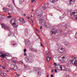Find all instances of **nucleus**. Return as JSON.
Returning a JSON list of instances; mask_svg holds the SVG:
<instances>
[{
	"instance_id": "f257e3e1",
	"label": "nucleus",
	"mask_w": 77,
	"mask_h": 77,
	"mask_svg": "<svg viewBox=\"0 0 77 77\" xmlns=\"http://www.w3.org/2000/svg\"><path fill=\"white\" fill-rule=\"evenodd\" d=\"M69 65H74L77 66V57H72V60H70L68 62Z\"/></svg>"
},
{
	"instance_id": "f03ea898",
	"label": "nucleus",
	"mask_w": 77,
	"mask_h": 77,
	"mask_svg": "<svg viewBox=\"0 0 77 77\" xmlns=\"http://www.w3.org/2000/svg\"><path fill=\"white\" fill-rule=\"evenodd\" d=\"M57 51L60 53H62L63 54H65L66 53L65 50L60 46H59L58 48L57 49Z\"/></svg>"
},
{
	"instance_id": "7ed1b4c3",
	"label": "nucleus",
	"mask_w": 77,
	"mask_h": 77,
	"mask_svg": "<svg viewBox=\"0 0 77 77\" xmlns=\"http://www.w3.org/2000/svg\"><path fill=\"white\" fill-rule=\"evenodd\" d=\"M71 17L74 16L72 17L73 20H77V10H75L73 12H71L70 13Z\"/></svg>"
},
{
	"instance_id": "20e7f679",
	"label": "nucleus",
	"mask_w": 77,
	"mask_h": 77,
	"mask_svg": "<svg viewBox=\"0 0 77 77\" xmlns=\"http://www.w3.org/2000/svg\"><path fill=\"white\" fill-rule=\"evenodd\" d=\"M0 56H1L2 58H4L6 56H11V54H6L5 52H2L0 51Z\"/></svg>"
},
{
	"instance_id": "39448f33",
	"label": "nucleus",
	"mask_w": 77,
	"mask_h": 77,
	"mask_svg": "<svg viewBox=\"0 0 77 77\" xmlns=\"http://www.w3.org/2000/svg\"><path fill=\"white\" fill-rule=\"evenodd\" d=\"M25 60L27 63H30L33 62V59L30 57H26L25 58Z\"/></svg>"
},
{
	"instance_id": "423d86ee",
	"label": "nucleus",
	"mask_w": 77,
	"mask_h": 77,
	"mask_svg": "<svg viewBox=\"0 0 77 77\" xmlns=\"http://www.w3.org/2000/svg\"><path fill=\"white\" fill-rule=\"evenodd\" d=\"M55 68L57 70H62L64 66L62 65H57L55 66Z\"/></svg>"
},
{
	"instance_id": "0eeeda50",
	"label": "nucleus",
	"mask_w": 77,
	"mask_h": 77,
	"mask_svg": "<svg viewBox=\"0 0 77 77\" xmlns=\"http://www.w3.org/2000/svg\"><path fill=\"white\" fill-rule=\"evenodd\" d=\"M12 66H13V65H12L11 66V68L13 69H14V70H15H15H18V66L16 64H14V67H12Z\"/></svg>"
},
{
	"instance_id": "6e6552de",
	"label": "nucleus",
	"mask_w": 77,
	"mask_h": 77,
	"mask_svg": "<svg viewBox=\"0 0 77 77\" xmlns=\"http://www.w3.org/2000/svg\"><path fill=\"white\" fill-rule=\"evenodd\" d=\"M75 0H69V4L71 5V4H74Z\"/></svg>"
},
{
	"instance_id": "1a4fd4ad",
	"label": "nucleus",
	"mask_w": 77,
	"mask_h": 77,
	"mask_svg": "<svg viewBox=\"0 0 77 77\" xmlns=\"http://www.w3.org/2000/svg\"><path fill=\"white\" fill-rule=\"evenodd\" d=\"M1 26L2 27H3V28H4V29H7L8 30H9V27L8 26H5L3 24H1Z\"/></svg>"
},
{
	"instance_id": "9d476101",
	"label": "nucleus",
	"mask_w": 77,
	"mask_h": 77,
	"mask_svg": "<svg viewBox=\"0 0 77 77\" xmlns=\"http://www.w3.org/2000/svg\"><path fill=\"white\" fill-rule=\"evenodd\" d=\"M20 21L22 23H26V21L24 20V19L23 18H20Z\"/></svg>"
},
{
	"instance_id": "9b49d317",
	"label": "nucleus",
	"mask_w": 77,
	"mask_h": 77,
	"mask_svg": "<svg viewBox=\"0 0 77 77\" xmlns=\"http://www.w3.org/2000/svg\"><path fill=\"white\" fill-rule=\"evenodd\" d=\"M15 22V20L14 19H12L10 21V23L12 25L13 24H14Z\"/></svg>"
},
{
	"instance_id": "f8f14e48",
	"label": "nucleus",
	"mask_w": 77,
	"mask_h": 77,
	"mask_svg": "<svg viewBox=\"0 0 77 77\" xmlns=\"http://www.w3.org/2000/svg\"><path fill=\"white\" fill-rule=\"evenodd\" d=\"M51 32H52V34H55V33H57V30H55L53 29L52 31H51Z\"/></svg>"
},
{
	"instance_id": "ddd939ff",
	"label": "nucleus",
	"mask_w": 77,
	"mask_h": 77,
	"mask_svg": "<svg viewBox=\"0 0 77 77\" xmlns=\"http://www.w3.org/2000/svg\"><path fill=\"white\" fill-rule=\"evenodd\" d=\"M37 71L38 72L37 73L38 75H41V74H42V70L41 69H39Z\"/></svg>"
},
{
	"instance_id": "4468645a",
	"label": "nucleus",
	"mask_w": 77,
	"mask_h": 77,
	"mask_svg": "<svg viewBox=\"0 0 77 77\" xmlns=\"http://www.w3.org/2000/svg\"><path fill=\"white\" fill-rule=\"evenodd\" d=\"M25 35H27L29 34V32H28V29H25Z\"/></svg>"
},
{
	"instance_id": "2eb2a0df",
	"label": "nucleus",
	"mask_w": 77,
	"mask_h": 77,
	"mask_svg": "<svg viewBox=\"0 0 77 77\" xmlns=\"http://www.w3.org/2000/svg\"><path fill=\"white\" fill-rule=\"evenodd\" d=\"M3 10L5 12H9V9L7 8H3Z\"/></svg>"
},
{
	"instance_id": "dca6fc26",
	"label": "nucleus",
	"mask_w": 77,
	"mask_h": 77,
	"mask_svg": "<svg viewBox=\"0 0 77 77\" xmlns=\"http://www.w3.org/2000/svg\"><path fill=\"white\" fill-rule=\"evenodd\" d=\"M1 75L2 76V77H6L7 75H6V74L5 73H2L1 74Z\"/></svg>"
},
{
	"instance_id": "f3484780",
	"label": "nucleus",
	"mask_w": 77,
	"mask_h": 77,
	"mask_svg": "<svg viewBox=\"0 0 77 77\" xmlns=\"http://www.w3.org/2000/svg\"><path fill=\"white\" fill-rule=\"evenodd\" d=\"M58 1V0H49V1L52 3H54L56 2H57Z\"/></svg>"
},
{
	"instance_id": "a211bd4d",
	"label": "nucleus",
	"mask_w": 77,
	"mask_h": 77,
	"mask_svg": "<svg viewBox=\"0 0 77 77\" xmlns=\"http://www.w3.org/2000/svg\"><path fill=\"white\" fill-rule=\"evenodd\" d=\"M64 69L65 71H69V72H71V71L70 69H69L68 68H67L66 67H64Z\"/></svg>"
},
{
	"instance_id": "6ab92c4d",
	"label": "nucleus",
	"mask_w": 77,
	"mask_h": 77,
	"mask_svg": "<svg viewBox=\"0 0 77 77\" xmlns=\"http://www.w3.org/2000/svg\"><path fill=\"white\" fill-rule=\"evenodd\" d=\"M12 25L13 26V27L14 28L17 27H18V25L17 24H16L15 23H13V24H12Z\"/></svg>"
},
{
	"instance_id": "aec40b11",
	"label": "nucleus",
	"mask_w": 77,
	"mask_h": 77,
	"mask_svg": "<svg viewBox=\"0 0 77 77\" xmlns=\"http://www.w3.org/2000/svg\"><path fill=\"white\" fill-rule=\"evenodd\" d=\"M46 5L45 4H43L42 6V8L43 9H46Z\"/></svg>"
},
{
	"instance_id": "412c9836",
	"label": "nucleus",
	"mask_w": 77,
	"mask_h": 77,
	"mask_svg": "<svg viewBox=\"0 0 77 77\" xmlns=\"http://www.w3.org/2000/svg\"><path fill=\"white\" fill-rule=\"evenodd\" d=\"M25 44L26 45H27V44H30V41H29V40H27L26 42H25Z\"/></svg>"
},
{
	"instance_id": "4be33fe9",
	"label": "nucleus",
	"mask_w": 77,
	"mask_h": 77,
	"mask_svg": "<svg viewBox=\"0 0 77 77\" xmlns=\"http://www.w3.org/2000/svg\"><path fill=\"white\" fill-rule=\"evenodd\" d=\"M33 69L34 71H38V70L39 69L38 68L36 67H33Z\"/></svg>"
},
{
	"instance_id": "5701e85b",
	"label": "nucleus",
	"mask_w": 77,
	"mask_h": 77,
	"mask_svg": "<svg viewBox=\"0 0 77 77\" xmlns=\"http://www.w3.org/2000/svg\"><path fill=\"white\" fill-rule=\"evenodd\" d=\"M46 57V60L48 62H49L50 60V57H48V56Z\"/></svg>"
},
{
	"instance_id": "b1692460",
	"label": "nucleus",
	"mask_w": 77,
	"mask_h": 77,
	"mask_svg": "<svg viewBox=\"0 0 77 77\" xmlns=\"http://www.w3.org/2000/svg\"><path fill=\"white\" fill-rule=\"evenodd\" d=\"M59 61H60V62H62V63L63 62H65V60L63 59H62L61 60H59Z\"/></svg>"
},
{
	"instance_id": "393cba45",
	"label": "nucleus",
	"mask_w": 77,
	"mask_h": 77,
	"mask_svg": "<svg viewBox=\"0 0 77 77\" xmlns=\"http://www.w3.org/2000/svg\"><path fill=\"white\" fill-rule=\"evenodd\" d=\"M40 12H39L38 13V17H39V18H40L41 17V15H42V13L40 14Z\"/></svg>"
},
{
	"instance_id": "a878e982",
	"label": "nucleus",
	"mask_w": 77,
	"mask_h": 77,
	"mask_svg": "<svg viewBox=\"0 0 77 77\" xmlns=\"http://www.w3.org/2000/svg\"><path fill=\"white\" fill-rule=\"evenodd\" d=\"M64 44V45H68V42H64L63 43Z\"/></svg>"
},
{
	"instance_id": "bb28decb",
	"label": "nucleus",
	"mask_w": 77,
	"mask_h": 77,
	"mask_svg": "<svg viewBox=\"0 0 77 77\" xmlns=\"http://www.w3.org/2000/svg\"><path fill=\"white\" fill-rule=\"evenodd\" d=\"M46 57H47V56H48V55L49 54V52H48V51H46Z\"/></svg>"
},
{
	"instance_id": "cd10ccee",
	"label": "nucleus",
	"mask_w": 77,
	"mask_h": 77,
	"mask_svg": "<svg viewBox=\"0 0 77 77\" xmlns=\"http://www.w3.org/2000/svg\"><path fill=\"white\" fill-rule=\"evenodd\" d=\"M32 51H35V52L38 51V50H37L34 48H32Z\"/></svg>"
},
{
	"instance_id": "c85d7f7f",
	"label": "nucleus",
	"mask_w": 77,
	"mask_h": 77,
	"mask_svg": "<svg viewBox=\"0 0 77 77\" xmlns=\"http://www.w3.org/2000/svg\"><path fill=\"white\" fill-rule=\"evenodd\" d=\"M14 75L15 77H18V75H19V74H17V73H15Z\"/></svg>"
},
{
	"instance_id": "c756f323",
	"label": "nucleus",
	"mask_w": 77,
	"mask_h": 77,
	"mask_svg": "<svg viewBox=\"0 0 77 77\" xmlns=\"http://www.w3.org/2000/svg\"><path fill=\"white\" fill-rule=\"evenodd\" d=\"M13 63H16V62H17V60H13Z\"/></svg>"
},
{
	"instance_id": "7c9ffc66",
	"label": "nucleus",
	"mask_w": 77,
	"mask_h": 77,
	"mask_svg": "<svg viewBox=\"0 0 77 77\" xmlns=\"http://www.w3.org/2000/svg\"><path fill=\"white\" fill-rule=\"evenodd\" d=\"M27 51V50H26V49L25 48L24 50H23V51L24 52V53H26V52Z\"/></svg>"
},
{
	"instance_id": "2f4dec72",
	"label": "nucleus",
	"mask_w": 77,
	"mask_h": 77,
	"mask_svg": "<svg viewBox=\"0 0 77 77\" xmlns=\"http://www.w3.org/2000/svg\"><path fill=\"white\" fill-rule=\"evenodd\" d=\"M24 56H27V54H26V52H25L24 54Z\"/></svg>"
},
{
	"instance_id": "473e14b6",
	"label": "nucleus",
	"mask_w": 77,
	"mask_h": 77,
	"mask_svg": "<svg viewBox=\"0 0 77 77\" xmlns=\"http://www.w3.org/2000/svg\"><path fill=\"white\" fill-rule=\"evenodd\" d=\"M55 72L56 73H57V70L56 69H55Z\"/></svg>"
},
{
	"instance_id": "72a5a7b5",
	"label": "nucleus",
	"mask_w": 77,
	"mask_h": 77,
	"mask_svg": "<svg viewBox=\"0 0 77 77\" xmlns=\"http://www.w3.org/2000/svg\"><path fill=\"white\" fill-rule=\"evenodd\" d=\"M2 68H3V69H6V67H5L4 66H2Z\"/></svg>"
},
{
	"instance_id": "f704fd0d",
	"label": "nucleus",
	"mask_w": 77,
	"mask_h": 77,
	"mask_svg": "<svg viewBox=\"0 0 77 77\" xmlns=\"http://www.w3.org/2000/svg\"><path fill=\"white\" fill-rule=\"evenodd\" d=\"M34 2H35V0H31V2L32 3H33Z\"/></svg>"
},
{
	"instance_id": "c9c22d12",
	"label": "nucleus",
	"mask_w": 77,
	"mask_h": 77,
	"mask_svg": "<svg viewBox=\"0 0 77 77\" xmlns=\"http://www.w3.org/2000/svg\"><path fill=\"white\" fill-rule=\"evenodd\" d=\"M12 6H11V5H10L9 6V8H12Z\"/></svg>"
},
{
	"instance_id": "e433bc0d",
	"label": "nucleus",
	"mask_w": 77,
	"mask_h": 77,
	"mask_svg": "<svg viewBox=\"0 0 77 77\" xmlns=\"http://www.w3.org/2000/svg\"><path fill=\"white\" fill-rule=\"evenodd\" d=\"M31 24H33V21H32L31 22H30Z\"/></svg>"
},
{
	"instance_id": "4c0bfd02",
	"label": "nucleus",
	"mask_w": 77,
	"mask_h": 77,
	"mask_svg": "<svg viewBox=\"0 0 77 77\" xmlns=\"http://www.w3.org/2000/svg\"><path fill=\"white\" fill-rule=\"evenodd\" d=\"M40 44L41 47H42V46H43V45H42V43L41 42Z\"/></svg>"
},
{
	"instance_id": "58836bf2",
	"label": "nucleus",
	"mask_w": 77,
	"mask_h": 77,
	"mask_svg": "<svg viewBox=\"0 0 77 77\" xmlns=\"http://www.w3.org/2000/svg\"><path fill=\"white\" fill-rule=\"evenodd\" d=\"M5 72H9V71L5 70Z\"/></svg>"
},
{
	"instance_id": "ea45409f",
	"label": "nucleus",
	"mask_w": 77,
	"mask_h": 77,
	"mask_svg": "<svg viewBox=\"0 0 77 77\" xmlns=\"http://www.w3.org/2000/svg\"><path fill=\"white\" fill-rule=\"evenodd\" d=\"M6 70L7 71H10V69L9 68H7Z\"/></svg>"
},
{
	"instance_id": "a19ab883",
	"label": "nucleus",
	"mask_w": 77,
	"mask_h": 77,
	"mask_svg": "<svg viewBox=\"0 0 77 77\" xmlns=\"http://www.w3.org/2000/svg\"><path fill=\"white\" fill-rule=\"evenodd\" d=\"M12 1L13 2V3H14V4H15V2H14V0H12Z\"/></svg>"
},
{
	"instance_id": "79ce46f5",
	"label": "nucleus",
	"mask_w": 77,
	"mask_h": 77,
	"mask_svg": "<svg viewBox=\"0 0 77 77\" xmlns=\"http://www.w3.org/2000/svg\"><path fill=\"white\" fill-rule=\"evenodd\" d=\"M2 74V70L0 69V74Z\"/></svg>"
},
{
	"instance_id": "37998d69",
	"label": "nucleus",
	"mask_w": 77,
	"mask_h": 77,
	"mask_svg": "<svg viewBox=\"0 0 77 77\" xmlns=\"http://www.w3.org/2000/svg\"><path fill=\"white\" fill-rule=\"evenodd\" d=\"M65 57L64 56H63L62 57V59H65Z\"/></svg>"
},
{
	"instance_id": "c03bdc74",
	"label": "nucleus",
	"mask_w": 77,
	"mask_h": 77,
	"mask_svg": "<svg viewBox=\"0 0 77 77\" xmlns=\"http://www.w3.org/2000/svg\"><path fill=\"white\" fill-rule=\"evenodd\" d=\"M56 65H57V64H56V63H54V65L55 66H56Z\"/></svg>"
},
{
	"instance_id": "a18cd8bd",
	"label": "nucleus",
	"mask_w": 77,
	"mask_h": 77,
	"mask_svg": "<svg viewBox=\"0 0 77 77\" xmlns=\"http://www.w3.org/2000/svg\"><path fill=\"white\" fill-rule=\"evenodd\" d=\"M47 77H49V75H48V74L47 73Z\"/></svg>"
},
{
	"instance_id": "49530a36",
	"label": "nucleus",
	"mask_w": 77,
	"mask_h": 77,
	"mask_svg": "<svg viewBox=\"0 0 77 77\" xmlns=\"http://www.w3.org/2000/svg\"><path fill=\"white\" fill-rule=\"evenodd\" d=\"M64 36H66L67 35V34H64Z\"/></svg>"
},
{
	"instance_id": "de8ad7c7",
	"label": "nucleus",
	"mask_w": 77,
	"mask_h": 77,
	"mask_svg": "<svg viewBox=\"0 0 77 77\" xmlns=\"http://www.w3.org/2000/svg\"><path fill=\"white\" fill-rule=\"evenodd\" d=\"M51 71L52 72H53V71H54V70H53V69H52Z\"/></svg>"
},
{
	"instance_id": "09e8293b",
	"label": "nucleus",
	"mask_w": 77,
	"mask_h": 77,
	"mask_svg": "<svg viewBox=\"0 0 77 77\" xmlns=\"http://www.w3.org/2000/svg\"><path fill=\"white\" fill-rule=\"evenodd\" d=\"M44 19L46 20V19H47V17L45 16Z\"/></svg>"
},
{
	"instance_id": "8fccbe9b",
	"label": "nucleus",
	"mask_w": 77,
	"mask_h": 77,
	"mask_svg": "<svg viewBox=\"0 0 77 77\" xmlns=\"http://www.w3.org/2000/svg\"><path fill=\"white\" fill-rule=\"evenodd\" d=\"M2 61L3 62H5V60L3 59H2Z\"/></svg>"
},
{
	"instance_id": "3c124183",
	"label": "nucleus",
	"mask_w": 77,
	"mask_h": 77,
	"mask_svg": "<svg viewBox=\"0 0 77 77\" xmlns=\"http://www.w3.org/2000/svg\"><path fill=\"white\" fill-rule=\"evenodd\" d=\"M7 17L9 18H11V16H8V17Z\"/></svg>"
},
{
	"instance_id": "603ef678",
	"label": "nucleus",
	"mask_w": 77,
	"mask_h": 77,
	"mask_svg": "<svg viewBox=\"0 0 77 77\" xmlns=\"http://www.w3.org/2000/svg\"><path fill=\"white\" fill-rule=\"evenodd\" d=\"M69 75H66V77H67V76L69 77Z\"/></svg>"
},
{
	"instance_id": "864d4df0",
	"label": "nucleus",
	"mask_w": 77,
	"mask_h": 77,
	"mask_svg": "<svg viewBox=\"0 0 77 77\" xmlns=\"http://www.w3.org/2000/svg\"><path fill=\"white\" fill-rule=\"evenodd\" d=\"M24 66L25 68H26V66L24 65Z\"/></svg>"
},
{
	"instance_id": "5fc2aeb1",
	"label": "nucleus",
	"mask_w": 77,
	"mask_h": 77,
	"mask_svg": "<svg viewBox=\"0 0 77 77\" xmlns=\"http://www.w3.org/2000/svg\"><path fill=\"white\" fill-rule=\"evenodd\" d=\"M32 12H33V11H34V10H33V9H32V11H31Z\"/></svg>"
},
{
	"instance_id": "6e6d98bb",
	"label": "nucleus",
	"mask_w": 77,
	"mask_h": 77,
	"mask_svg": "<svg viewBox=\"0 0 77 77\" xmlns=\"http://www.w3.org/2000/svg\"><path fill=\"white\" fill-rule=\"evenodd\" d=\"M51 77H53V75H51Z\"/></svg>"
},
{
	"instance_id": "4d7b16f0",
	"label": "nucleus",
	"mask_w": 77,
	"mask_h": 77,
	"mask_svg": "<svg viewBox=\"0 0 77 77\" xmlns=\"http://www.w3.org/2000/svg\"><path fill=\"white\" fill-rule=\"evenodd\" d=\"M37 36H38V37H39V35L38 34H37Z\"/></svg>"
},
{
	"instance_id": "13d9d810",
	"label": "nucleus",
	"mask_w": 77,
	"mask_h": 77,
	"mask_svg": "<svg viewBox=\"0 0 77 77\" xmlns=\"http://www.w3.org/2000/svg\"><path fill=\"white\" fill-rule=\"evenodd\" d=\"M27 18H28V19H30V17H27Z\"/></svg>"
},
{
	"instance_id": "bf43d9fd",
	"label": "nucleus",
	"mask_w": 77,
	"mask_h": 77,
	"mask_svg": "<svg viewBox=\"0 0 77 77\" xmlns=\"http://www.w3.org/2000/svg\"><path fill=\"white\" fill-rule=\"evenodd\" d=\"M13 42L14 43L13 45H15V44H14V42Z\"/></svg>"
},
{
	"instance_id": "052dcab7",
	"label": "nucleus",
	"mask_w": 77,
	"mask_h": 77,
	"mask_svg": "<svg viewBox=\"0 0 77 77\" xmlns=\"http://www.w3.org/2000/svg\"><path fill=\"white\" fill-rule=\"evenodd\" d=\"M21 63H22V64H23V63H23V62H22Z\"/></svg>"
},
{
	"instance_id": "680f3d73",
	"label": "nucleus",
	"mask_w": 77,
	"mask_h": 77,
	"mask_svg": "<svg viewBox=\"0 0 77 77\" xmlns=\"http://www.w3.org/2000/svg\"><path fill=\"white\" fill-rule=\"evenodd\" d=\"M42 26H41L40 27V29H42Z\"/></svg>"
},
{
	"instance_id": "e2e57ef3",
	"label": "nucleus",
	"mask_w": 77,
	"mask_h": 77,
	"mask_svg": "<svg viewBox=\"0 0 77 77\" xmlns=\"http://www.w3.org/2000/svg\"><path fill=\"white\" fill-rule=\"evenodd\" d=\"M30 20H31V21H33V19H30Z\"/></svg>"
},
{
	"instance_id": "0e129e2a",
	"label": "nucleus",
	"mask_w": 77,
	"mask_h": 77,
	"mask_svg": "<svg viewBox=\"0 0 77 77\" xmlns=\"http://www.w3.org/2000/svg\"><path fill=\"white\" fill-rule=\"evenodd\" d=\"M75 38H76V39H77V37H76V36H75Z\"/></svg>"
},
{
	"instance_id": "69168bd1",
	"label": "nucleus",
	"mask_w": 77,
	"mask_h": 77,
	"mask_svg": "<svg viewBox=\"0 0 77 77\" xmlns=\"http://www.w3.org/2000/svg\"><path fill=\"white\" fill-rule=\"evenodd\" d=\"M50 58V59H52V58H51V57Z\"/></svg>"
},
{
	"instance_id": "338daca9",
	"label": "nucleus",
	"mask_w": 77,
	"mask_h": 77,
	"mask_svg": "<svg viewBox=\"0 0 77 77\" xmlns=\"http://www.w3.org/2000/svg\"><path fill=\"white\" fill-rule=\"evenodd\" d=\"M38 31V33H39V30L38 31Z\"/></svg>"
},
{
	"instance_id": "774afa93",
	"label": "nucleus",
	"mask_w": 77,
	"mask_h": 77,
	"mask_svg": "<svg viewBox=\"0 0 77 77\" xmlns=\"http://www.w3.org/2000/svg\"><path fill=\"white\" fill-rule=\"evenodd\" d=\"M66 32H67V31H65V33H66Z\"/></svg>"
}]
</instances>
